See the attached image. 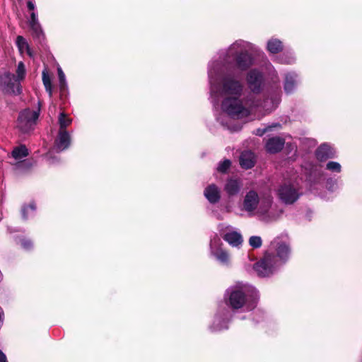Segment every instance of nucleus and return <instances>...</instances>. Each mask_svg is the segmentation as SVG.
Here are the masks:
<instances>
[{
	"instance_id": "473e14b6",
	"label": "nucleus",
	"mask_w": 362,
	"mask_h": 362,
	"mask_svg": "<svg viewBox=\"0 0 362 362\" xmlns=\"http://www.w3.org/2000/svg\"><path fill=\"white\" fill-rule=\"evenodd\" d=\"M21 245L22 247L25 250H29L32 247V243L29 240H21Z\"/></svg>"
},
{
	"instance_id": "1a4fd4ad",
	"label": "nucleus",
	"mask_w": 362,
	"mask_h": 362,
	"mask_svg": "<svg viewBox=\"0 0 362 362\" xmlns=\"http://www.w3.org/2000/svg\"><path fill=\"white\" fill-rule=\"evenodd\" d=\"M211 255L221 264L227 265L230 261L228 253L222 248V243L219 237L214 235L210 241Z\"/></svg>"
},
{
	"instance_id": "7c9ffc66",
	"label": "nucleus",
	"mask_w": 362,
	"mask_h": 362,
	"mask_svg": "<svg viewBox=\"0 0 362 362\" xmlns=\"http://www.w3.org/2000/svg\"><path fill=\"white\" fill-rule=\"evenodd\" d=\"M281 125L279 123H275L274 124H272V126H268L266 128H263V129H256L255 131V134L257 135V136H263L268 131H270L272 128L274 127H280Z\"/></svg>"
},
{
	"instance_id": "39448f33",
	"label": "nucleus",
	"mask_w": 362,
	"mask_h": 362,
	"mask_svg": "<svg viewBox=\"0 0 362 362\" xmlns=\"http://www.w3.org/2000/svg\"><path fill=\"white\" fill-rule=\"evenodd\" d=\"M40 103L35 110L27 108L19 113L17 127L23 133H28L34 129L40 113Z\"/></svg>"
},
{
	"instance_id": "dca6fc26",
	"label": "nucleus",
	"mask_w": 362,
	"mask_h": 362,
	"mask_svg": "<svg viewBox=\"0 0 362 362\" xmlns=\"http://www.w3.org/2000/svg\"><path fill=\"white\" fill-rule=\"evenodd\" d=\"M255 163V156L249 151H243L240 156V165L243 168H252Z\"/></svg>"
},
{
	"instance_id": "9b49d317",
	"label": "nucleus",
	"mask_w": 362,
	"mask_h": 362,
	"mask_svg": "<svg viewBox=\"0 0 362 362\" xmlns=\"http://www.w3.org/2000/svg\"><path fill=\"white\" fill-rule=\"evenodd\" d=\"M71 143V136L66 130L59 131L54 142V148L57 152L66 149Z\"/></svg>"
},
{
	"instance_id": "72a5a7b5",
	"label": "nucleus",
	"mask_w": 362,
	"mask_h": 362,
	"mask_svg": "<svg viewBox=\"0 0 362 362\" xmlns=\"http://www.w3.org/2000/svg\"><path fill=\"white\" fill-rule=\"evenodd\" d=\"M35 22H39L37 15L35 12L33 11L30 14V18L28 21V23H32Z\"/></svg>"
},
{
	"instance_id": "5701e85b",
	"label": "nucleus",
	"mask_w": 362,
	"mask_h": 362,
	"mask_svg": "<svg viewBox=\"0 0 362 362\" xmlns=\"http://www.w3.org/2000/svg\"><path fill=\"white\" fill-rule=\"evenodd\" d=\"M227 323L228 322L225 320H222L219 315H216L211 329L212 331H221L227 329Z\"/></svg>"
},
{
	"instance_id": "cd10ccee",
	"label": "nucleus",
	"mask_w": 362,
	"mask_h": 362,
	"mask_svg": "<svg viewBox=\"0 0 362 362\" xmlns=\"http://www.w3.org/2000/svg\"><path fill=\"white\" fill-rule=\"evenodd\" d=\"M326 170L331 171L332 173H339L341 170V166L338 162L335 161H329L326 164L325 167Z\"/></svg>"
},
{
	"instance_id": "c756f323",
	"label": "nucleus",
	"mask_w": 362,
	"mask_h": 362,
	"mask_svg": "<svg viewBox=\"0 0 362 362\" xmlns=\"http://www.w3.org/2000/svg\"><path fill=\"white\" fill-rule=\"evenodd\" d=\"M231 165V162L230 160L226 159L222 162H220L217 166V171L224 173H226Z\"/></svg>"
},
{
	"instance_id": "6e6552de",
	"label": "nucleus",
	"mask_w": 362,
	"mask_h": 362,
	"mask_svg": "<svg viewBox=\"0 0 362 362\" xmlns=\"http://www.w3.org/2000/svg\"><path fill=\"white\" fill-rule=\"evenodd\" d=\"M0 88L7 93L18 95L21 93V88L15 75L4 72L0 75Z\"/></svg>"
},
{
	"instance_id": "c9c22d12",
	"label": "nucleus",
	"mask_w": 362,
	"mask_h": 362,
	"mask_svg": "<svg viewBox=\"0 0 362 362\" xmlns=\"http://www.w3.org/2000/svg\"><path fill=\"white\" fill-rule=\"evenodd\" d=\"M0 362H8L6 355L0 350Z\"/></svg>"
},
{
	"instance_id": "f03ea898",
	"label": "nucleus",
	"mask_w": 362,
	"mask_h": 362,
	"mask_svg": "<svg viewBox=\"0 0 362 362\" xmlns=\"http://www.w3.org/2000/svg\"><path fill=\"white\" fill-rule=\"evenodd\" d=\"M272 205L273 198L271 195L259 197L255 190L250 189L243 197L240 210L250 217L257 216L263 221L269 222L276 218Z\"/></svg>"
},
{
	"instance_id": "a211bd4d",
	"label": "nucleus",
	"mask_w": 362,
	"mask_h": 362,
	"mask_svg": "<svg viewBox=\"0 0 362 362\" xmlns=\"http://www.w3.org/2000/svg\"><path fill=\"white\" fill-rule=\"evenodd\" d=\"M241 185L238 180L230 179L226 182L225 190L228 195H235L240 190Z\"/></svg>"
},
{
	"instance_id": "4be33fe9",
	"label": "nucleus",
	"mask_w": 362,
	"mask_h": 362,
	"mask_svg": "<svg viewBox=\"0 0 362 362\" xmlns=\"http://www.w3.org/2000/svg\"><path fill=\"white\" fill-rule=\"evenodd\" d=\"M72 122V119L69 118L64 112H61L58 117V124L59 126V130H66V127H69Z\"/></svg>"
},
{
	"instance_id": "2eb2a0df",
	"label": "nucleus",
	"mask_w": 362,
	"mask_h": 362,
	"mask_svg": "<svg viewBox=\"0 0 362 362\" xmlns=\"http://www.w3.org/2000/svg\"><path fill=\"white\" fill-rule=\"evenodd\" d=\"M204 194L206 199L211 204L218 202L221 198L220 189L214 184L209 185L204 189Z\"/></svg>"
},
{
	"instance_id": "f257e3e1",
	"label": "nucleus",
	"mask_w": 362,
	"mask_h": 362,
	"mask_svg": "<svg viewBox=\"0 0 362 362\" xmlns=\"http://www.w3.org/2000/svg\"><path fill=\"white\" fill-rule=\"evenodd\" d=\"M259 52V49L255 45L238 40L221 54L218 60H212L209 64L211 102L218 105L222 98L221 110L233 119L259 118L280 103L279 93L263 103L257 98L264 85V76L257 69L247 73L246 81L250 92L243 96L244 85L232 74V69L245 71L250 67L254 62L252 54Z\"/></svg>"
},
{
	"instance_id": "f704fd0d",
	"label": "nucleus",
	"mask_w": 362,
	"mask_h": 362,
	"mask_svg": "<svg viewBox=\"0 0 362 362\" xmlns=\"http://www.w3.org/2000/svg\"><path fill=\"white\" fill-rule=\"evenodd\" d=\"M27 6L29 10L34 11L35 8V5L32 1H28L27 3Z\"/></svg>"
},
{
	"instance_id": "20e7f679",
	"label": "nucleus",
	"mask_w": 362,
	"mask_h": 362,
	"mask_svg": "<svg viewBox=\"0 0 362 362\" xmlns=\"http://www.w3.org/2000/svg\"><path fill=\"white\" fill-rule=\"evenodd\" d=\"M226 303L233 310H253L257 304L259 293L252 286L238 283L226 291Z\"/></svg>"
},
{
	"instance_id": "bb28decb",
	"label": "nucleus",
	"mask_w": 362,
	"mask_h": 362,
	"mask_svg": "<svg viewBox=\"0 0 362 362\" xmlns=\"http://www.w3.org/2000/svg\"><path fill=\"white\" fill-rule=\"evenodd\" d=\"M59 88L61 91H64L67 88V83L66 81V76L61 67L57 68Z\"/></svg>"
},
{
	"instance_id": "f3484780",
	"label": "nucleus",
	"mask_w": 362,
	"mask_h": 362,
	"mask_svg": "<svg viewBox=\"0 0 362 362\" xmlns=\"http://www.w3.org/2000/svg\"><path fill=\"white\" fill-rule=\"evenodd\" d=\"M16 43L21 54L23 55L24 54H27L30 57H33V53L31 51L27 40L23 36L18 35L16 37Z\"/></svg>"
},
{
	"instance_id": "aec40b11",
	"label": "nucleus",
	"mask_w": 362,
	"mask_h": 362,
	"mask_svg": "<svg viewBox=\"0 0 362 362\" xmlns=\"http://www.w3.org/2000/svg\"><path fill=\"white\" fill-rule=\"evenodd\" d=\"M28 154V149L25 145L15 147L11 152V156L16 160H21L25 158Z\"/></svg>"
},
{
	"instance_id": "412c9836",
	"label": "nucleus",
	"mask_w": 362,
	"mask_h": 362,
	"mask_svg": "<svg viewBox=\"0 0 362 362\" xmlns=\"http://www.w3.org/2000/svg\"><path fill=\"white\" fill-rule=\"evenodd\" d=\"M42 83L45 86L46 91L48 93L49 98L52 96V85L51 78L46 69L42 71Z\"/></svg>"
},
{
	"instance_id": "4c0bfd02",
	"label": "nucleus",
	"mask_w": 362,
	"mask_h": 362,
	"mask_svg": "<svg viewBox=\"0 0 362 362\" xmlns=\"http://www.w3.org/2000/svg\"><path fill=\"white\" fill-rule=\"evenodd\" d=\"M4 320V312L0 310V323L3 322Z\"/></svg>"
},
{
	"instance_id": "a878e982",
	"label": "nucleus",
	"mask_w": 362,
	"mask_h": 362,
	"mask_svg": "<svg viewBox=\"0 0 362 362\" xmlns=\"http://www.w3.org/2000/svg\"><path fill=\"white\" fill-rule=\"evenodd\" d=\"M296 60V58L293 53L286 52L283 54L280 57L278 58V61L281 64H293Z\"/></svg>"
},
{
	"instance_id": "0eeeda50",
	"label": "nucleus",
	"mask_w": 362,
	"mask_h": 362,
	"mask_svg": "<svg viewBox=\"0 0 362 362\" xmlns=\"http://www.w3.org/2000/svg\"><path fill=\"white\" fill-rule=\"evenodd\" d=\"M218 230L223 239L231 247L240 248L243 238L240 231L230 225L219 224Z\"/></svg>"
},
{
	"instance_id": "6ab92c4d",
	"label": "nucleus",
	"mask_w": 362,
	"mask_h": 362,
	"mask_svg": "<svg viewBox=\"0 0 362 362\" xmlns=\"http://www.w3.org/2000/svg\"><path fill=\"white\" fill-rule=\"evenodd\" d=\"M267 49L272 54H276L283 49L281 41L276 38H272L267 42Z\"/></svg>"
},
{
	"instance_id": "e433bc0d",
	"label": "nucleus",
	"mask_w": 362,
	"mask_h": 362,
	"mask_svg": "<svg viewBox=\"0 0 362 362\" xmlns=\"http://www.w3.org/2000/svg\"><path fill=\"white\" fill-rule=\"evenodd\" d=\"M271 77L272 79L277 78V73L275 70H273V71L271 73Z\"/></svg>"
},
{
	"instance_id": "423d86ee",
	"label": "nucleus",
	"mask_w": 362,
	"mask_h": 362,
	"mask_svg": "<svg viewBox=\"0 0 362 362\" xmlns=\"http://www.w3.org/2000/svg\"><path fill=\"white\" fill-rule=\"evenodd\" d=\"M279 199L285 204H292L302 195L298 182L288 180L282 184L277 191Z\"/></svg>"
},
{
	"instance_id": "b1692460",
	"label": "nucleus",
	"mask_w": 362,
	"mask_h": 362,
	"mask_svg": "<svg viewBox=\"0 0 362 362\" xmlns=\"http://www.w3.org/2000/svg\"><path fill=\"white\" fill-rule=\"evenodd\" d=\"M32 30V35L34 37L40 39L44 36V33L39 22L29 23Z\"/></svg>"
},
{
	"instance_id": "f8f14e48",
	"label": "nucleus",
	"mask_w": 362,
	"mask_h": 362,
	"mask_svg": "<svg viewBox=\"0 0 362 362\" xmlns=\"http://www.w3.org/2000/svg\"><path fill=\"white\" fill-rule=\"evenodd\" d=\"M335 150L327 144H321L315 151V156L320 161H324L335 156Z\"/></svg>"
},
{
	"instance_id": "9d476101",
	"label": "nucleus",
	"mask_w": 362,
	"mask_h": 362,
	"mask_svg": "<svg viewBox=\"0 0 362 362\" xmlns=\"http://www.w3.org/2000/svg\"><path fill=\"white\" fill-rule=\"evenodd\" d=\"M323 179L324 173L321 168L318 165L313 166L307 177V182L309 185V189L312 192L315 189V185L320 184Z\"/></svg>"
},
{
	"instance_id": "393cba45",
	"label": "nucleus",
	"mask_w": 362,
	"mask_h": 362,
	"mask_svg": "<svg viewBox=\"0 0 362 362\" xmlns=\"http://www.w3.org/2000/svg\"><path fill=\"white\" fill-rule=\"evenodd\" d=\"M25 67L24 65V63L23 62H20L18 64L17 69H16V79L18 80V82L20 83V82L24 79L25 76Z\"/></svg>"
},
{
	"instance_id": "c85d7f7f",
	"label": "nucleus",
	"mask_w": 362,
	"mask_h": 362,
	"mask_svg": "<svg viewBox=\"0 0 362 362\" xmlns=\"http://www.w3.org/2000/svg\"><path fill=\"white\" fill-rule=\"evenodd\" d=\"M249 244L253 248H259L262 244V238L257 235L251 236L249 239Z\"/></svg>"
},
{
	"instance_id": "ddd939ff",
	"label": "nucleus",
	"mask_w": 362,
	"mask_h": 362,
	"mask_svg": "<svg viewBox=\"0 0 362 362\" xmlns=\"http://www.w3.org/2000/svg\"><path fill=\"white\" fill-rule=\"evenodd\" d=\"M285 144V139L279 136L270 138L266 143L265 148L267 151L271 153H275L280 151Z\"/></svg>"
},
{
	"instance_id": "2f4dec72",
	"label": "nucleus",
	"mask_w": 362,
	"mask_h": 362,
	"mask_svg": "<svg viewBox=\"0 0 362 362\" xmlns=\"http://www.w3.org/2000/svg\"><path fill=\"white\" fill-rule=\"evenodd\" d=\"M28 211H30L32 214L34 213L35 211V206L34 204H30L29 206H24L22 209V216L24 219H27L28 218V215L27 214Z\"/></svg>"
},
{
	"instance_id": "4468645a",
	"label": "nucleus",
	"mask_w": 362,
	"mask_h": 362,
	"mask_svg": "<svg viewBox=\"0 0 362 362\" xmlns=\"http://www.w3.org/2000/svg\"><path fill=\"white\" fill-rule=\"evenodd\" d=\"M298 77L294 72H288L285 75L284 88L287 94L292 93L298 84Z\"/></svg>"
},
{
	"instance_id": "7ed1b4c3",
	"label": "nucleus",
	"mask_w": 362,
	"mask_h": 362,
	"mask_svg": "<svg viewBox=\"0 0 362 362\" xmlns=\"http://www.w3.org/2000/svg\"><path fill=\"white\" fill-rule=\"evenodd\" d=\"M291 249L283 242L272 243L270 250L254 265V269L259 276H268L289 258Z\"/></svg>"
}]
</instances>
